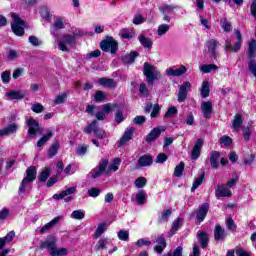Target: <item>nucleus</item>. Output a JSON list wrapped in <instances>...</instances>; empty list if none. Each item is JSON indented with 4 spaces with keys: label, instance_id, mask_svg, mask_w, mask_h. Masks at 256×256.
I'll return each instance as SVG.
<instances>
[{
    "label": "nucleus",
    "instance_id": "obj_1",
    "mask_svg": "<svg viewBox=\"0 0 256 256\" xmlns=\"http://www.w3.org/2000/svg\"><path fill=\"white\" fill-rule=\"evenodd\" d=\"M12 22H11V29L14 35L18 37H23L25 35V27H27V23L19 17V14L12 13L11 14Z\"/></svg>",
    "mask_w": 256,
    "mask_h": 256
},
{
    "label": "nucleus",
    "instance_id": "obj_2",
    "mask_svg": "<svg viewBox=\"0 0 256 256\" xmlns=\"http://www.w3.org/2000/svg\"><path fill=\"white\" fill-rule=\"evenodd\" d=\"M146 81L149 87L155 84V81L161 79V72L155 69V66L145 62L144 63V71H143Z\"/></svg>",
    "mask_w": 256,
    "mask_h": 256
},
{
    "label": "nucleus",
    "instance_id": "obj_3",
    "mask_svg": "<svg viewBox=\"0 0 256 256\" xmlns=\"http://www.w3.org/2000/svg\"><path fill=\"white\" fill-rule=\"evenodd\" d=\"M234 31L236 33L237 41L234 43V46L229 39L225 41L224 49L226 53H239V51H241V45H243V35L241 34L240 29H235Z\"/></svg>",
    "mask_w": 256,
    "mask_h": 256
},
{
    "label": "nucleus",
    "instance_id": "obj_4",
    "mask_svg": "<svg viewBox=\"0 0 256 256\" xmlns=\"http://www.w3.org/2000/svg\"><path fill=\"white\" fill-rule=\"evenodd\" d=\"M35 179H37V168H35V166H30L26 170V177L23 178L20 184V193H25V191H27V185L33 183Z\"/></svg>",
    "mask_w": 256,
    "mask_h": 256
},
{
    "label": "nucleus",
    "instance_id": "obj_5",
    "mask_svg": "<svg viewBox=\"0 0 256 256\" xmlns=\"http://www.w3.org/2000/svg\"><path fill=\"white\" fill-rule=\"evenodd\" d=\"M75 36L72 35H64L61 37L58 42V48L60 51H64L65 53H69L73 47L76 45Z\"/></svg>",
    "mask_w": 256,
    "mask_h": 256
},
{
    "label": "nucleus",
    "instance_id": "obj_6",
    "mask_svg": "<svg viewBox=\"0 0 256 256\" xmlns=\"http://www.w3.org/2000/svg\"><path fill=\"white\" fill-rule=\"evenodd\" d=\"M100 49H102L104 53L111 52L112 55H115L119 49V44L113 37H109L100 42Z\"/></svg>",
    "mask_w": 256,
    "mask_h": 256
},
{
    "label": "nucleus",
    "instance_id": "obj_7",
    "mask_svg": "<svg viewBox=\"0 0 256 256\" xmlns=\"http://www.w3.org/2000/svg\"><path fill=\"white\" fill-rule=\"evenodd\" d=\"M97 123V120H94L91 124L84 128V131L85 133H88V135H90V133H94L95 137L98 139H105V137H107V132L99 128Z\"/></svg>",
    "mask_w": 256,
    "mask_h": 256
},
{
    "label": "nucleus",
    "instance_id": "obj_8",
    "mask_svg": "<svg viewBox=\"0 0 256 256\" xmlns=\"http://www.w3.org/2000/svg\"><path fill=\"white\" fill-rule=\"evenodd\" d=\"M119 107L117 103H107L102 106V110L96 113V119L98 121H105V116L109 115L112 111H115Z\"/></svg>",
    "mask_w": 256,
    "mask_h": 256
},
{
    "label": "nucleus",
    "instance_id": "obj_9",
    "mask_svg": "<svg viewBox=\"0 0 256 256\" xmlns=\"http://www.w3.org/2000/svg\"><path fill=\"white\" fill-rule=\"evenodd\" d=\"M75 193H77V188L70 187L62 191L60 194H54L52 198L56 199L57 201L64 199L65 203H69V201H73V196H67V195H73Z\"/></svg>",
    "mask_w": 256,
    "mask_h": 256
},
{
    "label": "nucleus",
    "instance_id": "obj_10",
    "mask_svg": "<svg viewBox=\"0 0 256 256\" xmlns=\"http://www.w3.org/2000/svg\"><path fill=\"white\" fill-rule=\"evenodd\" d=\"M175 9H179V6L177 5H169V4H164L159 7L160 13L163 15V21H166V23H171V13L175 11Z\"/></svg>",
    "mask_w": 256,
    "mask_h": 256
},
{
    "label": "nucleus",
    "instance_id": "obj_11",
    "mask_svg": "<svg viewBox=\"0 0 256 256\" xmlns=\"http://www.w3.org/2000/svg\"><path fill=\"white\" fill-rule=\"evenodd\" d=\"M28 127V135H36L37 133H43V128L39 126V122L35 118L26 119Z\"/></svg>",
    "mask_w": 256,
    "mask_h": 256
},
{
    "label": "nucleus",
    "instance_id": "obj_12",
    "mask_svg": "<svg viewBox=\"0 0 256 256\" xmlns=\"http://www.w3.org/2000/svg\"><path fill=\"white\" fill-rule=\"evenodd\" d=\"M107 165H109V160L107 159H102L99 163V165L92 169L91 173V177L92 179H98V177H101V175H103V173H105V170L107 169Z\"/></svg>",
    "mask_w": 256,
    "mask_h": 256
},
{
    "label": "nucleus",
    "instance_id": "obj_13",
    "mask_svg": "<svg viewBox=\"0 0 256 256\" xmlns=\"http://www.w3.org/2000/svg\"><path fill=\"white\" fill-rule=\"evenodd\" d=\"M206 47L208 49V53H210V56L212 59L217 61V57L219 55V51H217V47H219V42L217 39H210L206 42Z\"/></svg>",
    "mask_w": 256,
    "mask_h": 256
},
{
    "label": "nucleus",
    "instance_id": "obj_14",
    "mask_svg": "<svg viewBox=\"0 0 256 256\" xmlns=\"http://www.w3.org/2000/svg\"><path fill=\"white\" fill-rule=\"evenodd\" d=\"M167 129L165 126L156 127L152 129L149 134L145 137L146 143H153V141H156V139H159L161 136V133Z\"/></svg>",
    "mask_w": 256,
    "mask_h": 256
},
{
    "label": "nucleus",
    "instance_id": "obj_15",
    "mask_svg": "<svg viewBox=\"0 0 256 256\" xmlns=\"http://www.w3.org/2000/svg\"><path fill=\"white\" fill-rule=\"evenodd\" d=\"M189 91H191V82H184L180 86L179 92H178V102L179 103H183V101H185V99H187V93H189Z\"/></svg>",
    "mask_w": 256,
    "mask_h": 256
},
{
    "label": "nucleus",
    "instance_id": "obj_16",
    "mask_svg": "<svg viewBox=\"0 0 256 256\" xmlns=\"http://www.w3.org/2000/svg\"><path fill=\"white\" fill-rule=\"evenodd\" d=\"M156 243L158 244L154 247V251L155 253H158V255H161V253H163V251H165V248L167 247V241L165 240V236L163 234L158 235L156 237Z\"/></svg>",
    "mask_w": 256,
    "mask_h": 256
},
{
    "label": "nucleus",
    "instance_id": "obj_17",
    "mask_svg": "<svg viewBox=\"0 0 256 256\" xmlns=\"http://www.w3.org/2000/svg\"><path fill=\"white\" fill-rule=\"evenodd\" d=\"M203 144V138L197 139L191 152V159L197 160L198 157H201V149H203Z\"/></svg>",
    "mask_w": 256,
    "mask_h": 256
},
{
    "label": "nucleus",
    "instance_id": "obj_18",
    "mask_svg": "<svg viewBox=\"0 0 256 256\" xmlns=\"http://www.w3.org/2000/svg\"><path fill=\"white\" fill-rule=\"evenodd\" d=\"M233 193H231V190L227 188L226 184L220 185L215 190V196L217 199H221V197H231Z\"/></svg>",
    "mask_w": 256,
    "mask_h": 256
},
{
    "label": "nucleus",
    "instance_id": "obj_19",
    "mask_svg": "<svg viewBox=\"0 0 256 256\" xmlns=\"http://www.w3.org/2000/svg\"><path fill=\"white\" fill-rule=\"evenodd\" d=\"M57 247V242L54 237H48L44 242L40 244V249H48L50 253H53Z\"/></svg>",
    "mask_w": 256,
    "mask_h": 256
},
{
    "label": "nucleus",
    "instance_id": "obj_20",
    "mask_svg": "<svg viewBox=\"0 0 256 256\" xmlns=\"http://www.w3.org/2000/svg\"><path fill=\"white\" fill-rule=\"evenodd\" d=\"M61 219H63L62 216H57L53 220L45 224L42 228H37V231H39V233H47V231L53 229V227H55L59 223V221H61Z\"/></svg>",
    "mask_w": 256,
    "mask_h": 256
},
{
    "label": "nucleus",
    "instance_id": "obj_21",
    "mask_svg": "<svg viewBox=\"0 0 256 256\" xmlns=\"http://www.w3.org/2000/svg\"><path fill=\"white\" fill-rule=\"evenodd\" d=\"M186 73H187V67L185 66H181L180 68H177V69L169 68L168 70H166V75H168V77H181Z\"/></svg>",
    "mask_w": 256,
    "mask_h": 256
},
{
    "label": "nucleus",
    "instance_id": "obj_22",
    "mask_svg": "<svg viewBox=\"0 0 256 256\" xmlns=\"http://www.w3.org/2000/svg\"><path fill=\"white\" fill-rule=\"evenodd\" d=\"M202 113L205 119H211L213 113V104L210 101L202 102L201 104Z\"/></svg>",
    "mask_w": 256,
    "mask_h": 256
},
{
    "label": "nucleus",
    "instance_id": "obj_23",
    "mask_svg": "<svg viewBox=\"0 0 256 256\" xmlns=\"http://www.w3.org/2000/svg\"><path fill=\"white\" fill-rule=\"evenodd\" d=\"M207 213H209V203H204L198 208V213L196 215L197 220L201 223L205 221V217H207Z\"/></svg>",
    "mask_w": 256,
    "mask_h": 256
},
{
    "label": "nucleus",
    "instance_id": "obj_24",
    "mask_svg": "<svg viewBox=\"0 0 256 256\" xmlns=\"http://www.w3.org/2000/svg\"><path fill=\"white\" fill-rule=\"evenodd\" d=\"M135 133V128L133 127H128L123 136L121 137L119 143L121 146L125 145L128 141H131L133 139V134Z\"/></svg>",
    "mask_w": 256,
    "mask_h": 256
},
{
    "label": "nucleus",
    "instance_id": "obj_25",
    "mask_svg": "<svg viewBox=\"0 0 256 256\" xmlns=\"http://www.w3.org/2000/svg\"><path fill=\"white\" fill-rule=\"evenodd\" d=\"M227 237V232L221 225H216L214 228V239L215 241H223Z\"/></svg>",
    "mask_w": 256,
    "mask_h": 256
},
{
    "label": "nucleus",
    "instance_id": "obj_26",
    "mask_svg": "<svg viewBox=\"0 0 256 256\" xmlns=\"http://www.w3.org/2000/svg\"><path fill=\"white\" fill-rule=\"evenodd\" d=\"M8 99H25L27 97V92L25 90H17V91H10L6 94Z\"/></svg>",
    "mask_w": 256,
    "mask_h": 256
},
{
    "label": "nucleus",
    "instance_id": "obj_27",
    "mask_svg": "<svg viewBox=\"0 0 256 256\" xmlns=\"http://www.w3.org/2000/svg\"><path fill=\"white\" fill-rule=\"evenodd\" d=\"M17 129H19V126H17V124H10L0 130V137H4V135H13V133H17Z\"/></svg>",
    "mask_w": 256,
    "mask_h": 256
},
{
    "label": "nucleus",
    "instance_id": "obj_28",
    "mask_svg": "<svg viewBox=\"0 0 256 256\" xmlns=\"http://www.w3.org/2000/svg\"><path fill=\"white\" fill-rule=\"evenodd\" d=\"M221 158V153L218 151H212L210 155V165L213 169H219V159Z\"/></svg>",
    "mask_w": 256,
    "mask_h": 256
},
{
    "label": "nucleus",
    "instance_id": "obj_29",
    "mask_svg": "<svg viewBox=\"0 0 256 256\" xmlns=\"http://www.w3.org/2000/svg\"><path fill=\"white\" fill-rule=\"evenodd\" d=\"M138 41L144 47V49H151L153 47V41L150 38H147L145 35L140 34L138 36Z\"/></svg>",
    "mask_w": 256,
    "mask_h": 256
},
{
    "label": "nucleus",
    "instance_id": "obj_30",
    "mask_svg": "<svg viewBox=\"0 0 256 256\" xmlns=\"http://www.w3.org/2000/svg\"><path fill=\"white\" fill-rule=\"evenodd\" d=\"M98 83L103 87H109L110 89H115V87H117V82L112 78H100Z\"/></svg>",
    "mask_w": 256,
    "mask_h": 256
},
{
    "label": "nucleus",
    "instance_id": "obj_31",
    "mask_svg": "<svg viewBox=\"0 0 256 256\" xmlns=\"http://www.w3.org/2000/svg\"><path fill=\"white\" fill-rule=\"evenodd\" d=\"M137 57H139V52L133 51L130 54H126L122 56V61L126 65H129L131 63H135V59H137Z\"/></svg>",
    "mask_w": 256,
    "mask_h": 256
},
{
    "label": "nucleus",
    "instance_id": "obj_32",
    "mask_svg": "<svg viewBox=\"0 0 256 256\" xmlns=\"http://www.w3.org/2000/svg\"><path fill=\"white\" fill-rule=\"evenodd\" d=\"M248 58L255 59L256 57V40L252 39L250 42H248V50H247Z\"/></svg>",
    "mask_w": 256,
    "mask_h": 256
},
{
    "label": "nucleus",
    "instance_id": "obj_33",
    "mask_svg": "<svg viewBox=\"0 0 256 256\" xmlns=\"http://www.w3.org/2000/svg\"><path fill=\"white\" fill-rule=\"evenodd\" d=\"M138 165L140 167H149L153 165V157L150 155H143L138 159Z\"/></svg>",
    "mask_w": 256,
    "mask_h": 256
},
{
    "label": "nucleus",
    "instance_id": "obj_34",
    "mask_svg": "<svg viewBox=\"0 0 256 256\" xmlns=\"http://www.w3.org/2000/svg\"><path fill=\"white\" fill-rule=\"evenodd\" d=\"M198 241L202 247V249H207L209 246V235L207 232H200L198 234Z\"/></svg>",
    "mask_w": 256,
    "mask_h": 256
},
{
    "label": "nucleus",
    "instance_id": "obj_35",
    "mask_svg": "<svg viewBox=\"0 0 256 256\" xmlns=\"http://www.w3.org/2000/svg\"><path fill=\"white\" fill-rule=\"evenodd\" d=\"M53 135V130L47 129L46 134L38 140L37 147H43V145H45V143H47V141H49Z\"/></svg>",
    "mask_w": 256,
    "mask_h": 256
},
{
    "label": "nucleus",
    "instance_id": "obj_36",
    "mask_svg": "<svg viewBox=\"0 0 256 256\" xmlns=\"http://www.w3.org/2000/svg\"><path fill=\"white\" fill-rule=\"evenodd\" d=\"M242 125H243V116L241 114H236L232 121L233 129H235V131H239Z\"/></svg>",
    "mask_w": 256,
    "mask_h": 256
},
{
    "label": "nucleus",
    "instance_id": "obj_37",
    "mask_svg": "<svg viewBox=\"0 0 256 256\" xmlns=\"http://www.w3.org/2000/svg\"><path fill=\"white\" fill-rule=\"evenodd\" d=\"M107 227H109V225H107L105 222L99 224L94 232L95 239H99V237H101L107 231Z\"/></svg>",
    "mask_w": 256,
    "mask_h": 256
},
{
    "label": "nucleus",
    "instance_id": "obj_38",
    "mask_svg": "<svg viewBox=\"0 0 256 256\" xmlns=\"http://www.w3.org/2000/svg\"><path fill=\"white\" fill-rule=\"evenodd\" d=\"M220 27L225 31V33H230V31L233 30V26L231 25V22L227 20V18H222L220 20Z\"/></svg>",
    "mask_w": 256,
    "mask_h": 256
},
{
    "label": "nucleus",
    "instance_id": "obj_39",
    "mask_svg": "<svg viewBox=\"0 0 256 256\" xmlns=\"http://www.w3.org/2000/svg\"><path fill=\"white\" fill-rule=\"evenodd\" d=\"M136 201L138 205H145V203L147 202V193L145 192V190H140L136 194Z\"/></svg>",
    "mask_w": 256,
    "mask_h": 256
},
{
    "label": "nucleus",
    "instance_id": "obj_40",
    "mask_svg": "<svg viewBox=\"0 0 256 256\" xmlns=\"http://www.w3.org/2000/svg\"><path fill=\"white\" fill-rule=\"evenodd\" d=\"M199 69L200 71H202V73H211V71H217V69H219V66L215 64H204L200 65Z\"/></svg>",
    "mask_w": 256,
    "mask_h": 256
},
{
    "label": "nucleus",
    "instance_id": "obj_41",
    "mask_svg": "<svg viewBox=\"0 0 256 256\" xmlns=\"http://www.w3.org/2000/svg\"><path fill=\"white\" fill-rule=\"evenodd\" d=\"M51 177V168H45L38 176L40 183H45Z\"/></svg>",
    "mask_w": 256,
    "mask_h": 256
},
{
    "label": "nucleus",
    "instance_id": "obj_42",
    "mask_svg": "<svg viewBox=\"0 0 256 256\" xmlns=\"http://www.w3.org/2000/svg\"><path fill=\"white\" fill-rule=\"evenodd\" d=\"M59 142H55L54 144L51 145V147L48 150V157L50 159H53V157H55V155H57V153L59 152Z\"/></svg>",
    "mask_w": 256,
    "mask_h": 256
},
{
    "label": "nucleus",
    "instance_id": "obj_43",
    "mask_svg": "<svg viewBox=\"0 0 256 256\" xmlns=\"http://www.w3.org/2000/svg\"><path fill=\"white\" fill-rule=\"evenodd\" d=\"M205 179V172H203L202 174H200V176L198 178H196V180L193 182L191 191L192 193H194V191L198 188L201 187V185L203 184V180Z\"/></svg>",
    "mask_w": 256,
    "mask_h": 256
},
{
    "label": "nucleus",
    "instance_id": "obj_44",
    "mask_svg": "<svg viewBox=\"0 0 256 256\" xmlns=\"http://www.w3.org/2000/svg\"><path fill=\"white\" fill-rule=\"evenodd\" d=\"M152 244L153 242H151L149 238H140L135 242L136 247H139L140 249L141 247H150Z\"/></svg>",
    "mask_w": 256,
    "mask_h": 256
},
{
    "label": "nucleus",
    "instance_id": "obj_45",
    "mask_svg": "<svg viewBox=\"0 0 256 256\" xmlns=\"http://www.w3.org/2000/svg\"><path fill=\"white\" fill-rule=\"evenodd\" d=\"M177 113H178L177 107L171 106L166 111V113L164 115V119H173V117H175V115H177Z\"/></svg>",
    "mask_w": 256,
    "mask_h": 256
},
{
    "label": "nucleus",
    "instance_id": "obj_46",
    "mask_svg": "<svg viewBox=\"0 0 256 256\" xmlns=\"http://www.w3.org/2000/svg\"><path fill=\"white\" fill-rule=\"evenodd\" d=\"M107 245H109V240L107 238H102L97 242V244L95 246V250L103 251V249H105V247H107Z\"/></svg>",
    "mask_w": 256,
    "mask_h": 256
},
{
    "label": "nucleus",
    "instance_id": "obj_47",
    "mask_svg": "<svg viewBox=\"0 0 256 256\" xmlns=\"http://www.w3.org/2000/svg\"><path fill=\"white\" fill-rule=\"evenodd\" d=\"M57 29H65V23L63 22V19L58 18L54 22V30L51 32L52 35H57Z\"/></svg>",
    "mask_w": 256,
    "mask_h": 256
},
{
    "label": "nucleus",
    "instance_id": "obj_48",
    "mask_svg": "<svg viewBox=\"0 0 256 256\" xmlns=\"http://www.w3.org/2000/svg\"><path fill=\"white\" fill-rule=\"evenodd\" d=\"M209 82L208 81H203L202 87H201V96L203 99H207V96L209 95Z\"/></svg>",
    "mask_w": 256,
    "mask_h": 256
},
{
    "label": "nucleus",
    "instance_id": "obj_49",
    "mask_svg": "<svg viewBox=\"0 0 256 256\" xmlns=\"http://www.w3.org/2000/svg\"><path fill=\"white\" fill-rule=\"evenodd\" d=\"M67 253H69L67 248L57 249V247H56V248H54V251L50 252V255L51 256H65V255H67Z\"/></svg>",
    "mask_w": 256,
    "mask_h": 256
},
{
    "label": "nucleus",
    "instance_id": "obj_50",
    "mask_svg": "<svg viewBox=\"0 0 256 256\" xmlns=\"http://www.w3.org/2000/svg\"><path fill=\"white\" fill-rule=\"evenodd\" d=\"M169 29H171L170 25L161 24V25L158 26L157 33L160 37H163V35H165V33H167L169 31Z\"/></svg>",
    "mask_w": 256,
    "mask_h": 256
},
{
    "label": "nucleus",
    "instance_id": "obj_51",
    "mask_svg": "<svg viewBox=\"0 0 256 256\" xmlns=\"http://www.w3.org/2000/svg\"><path fill=\"white\" fill-rule=\"evenodd\" d=\"M185 169V163L180 162L174 169L175 177H181L183 175V171Z\"/></svg>",
    "mask_w": 256,
    "mask_h": 256
},
{
    "label": "nucleus",
    "instance_id": "obj_52",
    "mask_svg": "<svg viewBox=\"0 0 256 256\" xmlns=\"http://www.w3.org/2000/svg\"><path fill=\"white\" fill-rule=\"evenodd\" d=\"M226 227L228 231H232V233H235V231H237V224H235V221H233V218H228L226 220Z\"/></svg>",
    "mask_w": 256,
    "mask_h": 256
},
{
    "label": "nucleus",
    "instance_id": "obj_53",
    "mask_svg": "<svg viewBox=\"0 0 256 256\" xmlns=\"http://www.w3.org/2000/svg\"><path fill=\"white\" fill-rule=\"evenodd\" d=\"M173 213V209H166V210H163L161 216H160V219L161 221H164V223H167L169 221V217H171Z\"/></svg>",
    "mask_w": 256,
    "mask_h": 256
},
{
    "label": "nucleus",
    "instance_id": "obj_54",
    "mask_svg": "<svg viewBox=\"0 0 256 256\" xmlns=\"http://www.w3.org/2000/svg\"><path fill=\"white\" fill-rule=\"evenodd\" d=\"M139 93L141 97H149V89L147 88V84H145V82L140 84Z\"/></svg>",
    "mask_w": 256,
    "mask_h": 256
},
{
    "label": "nucleus",
    "instance_id": "obj_55",
    "mask_svg": "<svg viewBox=\"0 0 256 256\" xmlns=\"http://www.w3.org/2000/svg\"><path fill=\"white\" fill-rule=\"evenodd\" d=\"M115 121L118 124L123 123L125 121V116L123 115V111H121V109H119V106L116 108Z\"/></svg>",
    "mask_w": 256,
    "mask_h": 256
},
{
    "label": "nucleus",
    "instance_id": "obj_56",
    "mask_svg": "<svg viewBox=\"0 0 256 256\" xmlns=\"http://www.w3.org/2000/svg\"><path fill=\"white\" fill-rule=\"evenodd\" d=\"M119 35L122 39H133V34L129 29L120 30Z\"/></svg>",
    "mask_w": 256,
    "mask_h": 256
},
{
    "label": "nucleus",
    "instance_id": "obj_57",
    "mask_svg": "<svg viewBox=\"0 0 256 256\" xmlns=\"http://www.w3.org/2000/svg\"><path fill=\"white\" fill-rule=\"evenodd\" d=\"M182 221L183 220H181V218H178L177 221L173 222L172 228L170 230L172 235H175L176 231H179V227H181Z\"/></svg>",
    "mask_w": 256,
    "mask_h": 256
},
{
    "label": "nucleus",
    "instance_id": "obj_58",
    "mask_svg": "<svg viewBox=\"0 0 256 256\" xmlns=\"http://www.w3.org/2000/svg\"><path fill=\"white\" fill-rule=\"evenodd\" d=\"M145 185H147V179H145V177H139L138 179H136L135 186L137 187V189H143Z\"/></svg>",
    "mask_w": 256,
    "mask_h": 256
},
{
    "label": "nucleus",
    "instance_id": "obj_59",
    "mask_svg": "<svg viewBox=\"0 0 256 256\" xmlns=\"http://www.w3.org/2000/svg\"><path fill=\"white\" fill-rule=\"evenodd\" d=\"M248 69H249L250 73L253 74L254 77H256V61H255V59H251L248 61Z\"/></svg>",
    "mask_w": 256,
    "mask_h": 256
},
{
    "label": "nucleus",
    "instance_id": "obj_60",
    "mask_svg": "<svg viewBox=\"0 0 256 256\" xmlns=\"http://www.w3.org/2000/svg\"><path fill=\"white\" fill-rule=\"evenodd\" d=\"M118 239H120V241H129V231L120 230L118 232Z\"/></svg>",
    "mask_w": 256,
    "mask_h": 256
},
{
    "label": "nucleus",
    "instance_id": "obj_61",
    "mask_svg": "<svg viewBox=\"0 0 256 256\" xmlns=\"http://www.w3.org/2000/svg\"><path fill=\"white\" fill-rule=\"evenodd\" d=\"M31 110L34 113H43V111H45V107L41 103H35L32 105Z\"/></svg>",
    "mask_w": 256,
    "mask_h": 256
},
{
    "label": "nucleus",
    "instance_id": "obj_62",
    "mask_svg": "<svg viewBox=\"0 0 256 256\" xmlns=\"http://www.w3.org/2000/svg\"><path fill=\"white\" fill-rule=\"evenodd\" d=\"M71 216L73 219H85V211L83 210L73 211Z\"/></svg>",
    "mask_w": 256,
    "mask_h": 256
},
{
    "label": "nucleus",
    "instance_id": "obj_63",
    "mask_svg": "<svg viewBox=\"0 0 256 256\" xmlns=\"http://www.w3.org/2000/svg\"><path fill=\"white\" fill-rule=\"evenodd\" d=\"M219 143H221L222 145H225L226 147H229V145L233 143V139H231V137L229 136H222L219 139Z\"/></svg>",
    "mask_w": 256,
    "mask_h": 256
},
{
    "label": "nucleus",
    "instance_id": "obj_64",
    "mask_svg": "<svg viewBox=\"0 0 256 256\" xmlns=\"http://www.w3.org/2000/svg\"><path fill=\"white\" fill-rule=\"evenodd\" d=\"M88 195H89V197H94V198L99 197V195H101V190L99 188H95V187L90 188L88 190Z\"/></svg>",
    "mask_w": 256,
    "mask_h": 256
}]
</instances>
